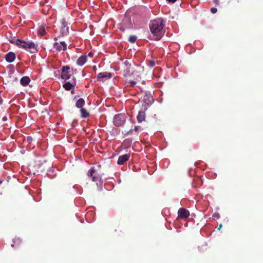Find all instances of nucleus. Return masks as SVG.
<instances>
[{"label":"nucleus","instance_id":"f257e3e1","mask_svg":"<svg viewBox=\"0 0 263 263\" xmlns=\"http://www.w3.org/2000/svg\"><path fill=\"white\" fill-rule=\"evenodd\" d=\"M164 22L161 18L151 21L149 27L153 35L152 39L156 41L160 40L164 34Z\"/></svg>","mask_w":263,"mask_h":263},{"label":"nucleus","instance_id":"f03ea898","mask_svg":"<svg viewBox=\"0 0 263 263\" xmlns=\"http://www.w3.org/2000/svg\"><path fill=\"white\" fill-rule=\"evenodd\" d=\"M11 42L16 44L17 46L24 48L31 53H35L37 51L35 44L32 41L26 42L20 39H14Z\"/></svg>","mask_w":263,"mask_h":263},{"label":"nucleus","instance_id":"7ed1b4c3","mask_svg":"<svg viewBox=\"0 0 263 263\" xmlns=\"http://www.w3.org/2000/svg\"><path fill=\"white\" fill-rule=\"evenodd\" d=\"M126 121V116L124 114L116 115L114 118V124L116 126L123 125Z\"/></svg>","mask_w":263,"mask_h":263},{"label":"nucleus","instance_id":"20e7f679","mask_svg":"<svg viewBox=\"0 0 263 263\" xmlns=\"http://www.w3.org/2000/svg\"><path fill=\"white\" fill-rule=\"evenodd\" d=\"M132 28V23L129 17H125L118 27V28L122 31H124L126 29Z\"/></svg>","mask_w":263,"mask_h":263},{"label":"nucleus","instance_id":"39448f33","mask_svg":"<svg viewBox=\"0 0 263 263\" xmlns=\"http://www.w3.org/2000/svg\"><path fill=\"white\" fill-rule=\"evenodd\" d=\"M46 162V160L41 156H36L34 159L31 165L34 168L35 170H37L41 168L43 162Z\"/></svg>","mask_w":263,"mask_h":263},{"label":"nucleus","instance_id":"423d86ee","mask_svg":"<svg viewBox=\"0 0 263 263\" xmlns=\"http://www.w3.org/2000/svg\"><path fill=\"white\" fill-rule=\"evenodd\" d=\"M67 46V44L64 41L56 42L53 44V48L58 52L66 51Z\"/></svg>","mask_w":263,"mask_h":263},{"label":"nucleus","instance_id":"0eeeda50","mask_svg":"<svg viewBox=\"0 0 263 263\" xmlns=\"http://www.w3.org/2000/svg\"><path fill=\"white\" fill-rule=\"evenodd\" d=\"M70 67L68 66H63L62 68L61 78L64 80H68L70 78L71 73Z\"/></svg>","mask_w":263,"mask_h":263},{"label":"nucleus","instance_id":"6e6552de","mask_svg":"<svg viewBox=\"0 0 263 263\" xmlns=\"http://www.w3.org/2000/svg\"><path fill=\"white\" fill-rule=\"evenodd\" d=\"M60 32L62 35H67L69 32V27L65 20H62L61 21Z\"/></svg>","mask_w":263,"mask_h":263},{"label":"nucleus","instance_id":"1a4fd4ad","mask_svg":"<svg viewBox=\"0 0 263 263\" xmlns=\"http://www.w3.org/2000/svg\"><path fill=\"white\" fill-rule=\"evenodd\" d=\"M178 217L180 219H186L190 215L189 211L184 208H180L178 212Z\"/></svg>","mask_w":263,"mask_h":263},{"label":"nucleus","instance_id":"9d476101","mask_svg":"<svg viewBox=\"0 0 263 263\" xmlns=\"http://www.w3.org/2000/svg\"><path fill=\"white\" fill-rule=\"evenodd\" d=\"M129 158V154H124L119 157L117 163L119 165H123L125 162L128 161Z\"/></svg>","mask_w":263,"mask_h":263},{"label":"nucleus","instance_id":"9b49d317","mask_svg":"<svg viewBox=\"0 0 263 263\" xmlns=\"http://www.w3.org/2000/svg\"><path fill=\"white\" fill-rule=\"evenodd\" d=\"M89 175L92 177V180L93 181H96L98 180L100 178V175L99 174L96 175V171L94 168L91 167L89 171Z\"/></svg>","mask_w":263,"mask_h":263},{"label":"nucleus","instance_id":"f8f14e48","mask_svg":"<svg viewBox=\"0 0 263 263\" xmlns=\"http://www.w3.org/2000/svg\"><path fill=\"white\" fill-rule=\"evenodd\" d=\"M5 59L7 62L11 63L15 59V54L12 52H9L5 55Z\"/></svg>","mask_w":263,"mask_h":263},{"label":"nucleus","instance_id":"ddd939ff","mask_svg":"<svg viewBox=\"0 0 263 263\" xmlns=\"http://www.w3.org/2000/svg\"><path fill=\"white\" fill-rule=\"evenodd\" d=\"M87 60V58L86 55H82L79 57L77 61V64L79 66H83Z\"/></svg>","mask_w":263,"mask_h":263},{"label":"nucleus","instance_id":"4468645a","mask_svg":"<svg viewBox=\"0 0 263 263\" xmlns=\"http://www.w3.org/2000/svg\"><path fill=\"white\" fill-rule=\"evenodd\" d=\"M30 79L27 76L23 77L20 80V83L23 86H26L29 84L30 82Z\"/></svg>","mask_w":263,"mask_h":263},{"label":"nucleus","instance_id":"2eb2a0df","mask_svg":"<svg viewBox=\"0 0 263 263\" xmlns=\"http://www.w3.org/2000/svg\"><path fill=\"white\" fill-rule=\"evenodd\" d=\"M111 77V74L110 72H100L98 76L99 79L107 78L109 79Z\"/></svg>","mask_w":263,"mask_h":263},{"label":"nucleus","instance_id":"dca6fc26","mask_svg":"<svg viewBox=\"0 0 263 263\" xmlns=\"http://www.w3.org/2000/svg\"><path fill=\"white\" fill-rule=\"evenodd\" d=\"M81 117L86 118L90 116L89 112L84 108H80Z\"/></svg>","mask_w":263,"mask_h":263},{"label":"nucleus","instance_id":"f3484780","mask_svg":"<svg viewBox=\"0 0 263 263\" xmlns=\"http://www.w3.org/2000/svg\"><path fill=\"white\" fill-rule=\"evenodd\" d=\"M145 114L143 111H139L138 115L137 117V120L139 122H141L145 120Z\"/></svg>","mask_w":263,"mask_h":263},{"label":"nucleus","instance_id":"a211bd4d","mask_svg":"<svg viewBox=\"0 0 263 263\" xmlns=\"http://www.w3.org/2000/svg\"><path fill=\"white\" fill-rule=\"evenodd\" d=\"M140 78L138 77L135 79V80H129L126 82L127 86H129L131 87H134L137 83L138 81L140 80Z\"/></svg>","mask_w":263,"mask_h":263},{"label":"nucleus","instance_id":"6ab92c4d","mask_svg":"<svg viewBox=\"0 0 263 263\" xmlns=\"http://www.w3.org/2000/svg\"><path fill=\"white\" fill-rule=\"evenodd\" d=\"M85 101L83 98L79 99L76 103V106L78 108H82L85 105Z\"/></svg>","mask_w":263,"mask_h":263},{"label":"nucleus","instance_id":"aec40b11","mask_svg":"<svg viewBox=\"0 0 263 263\" xmlns=\"http://www.w3.org/2000/svg\"><path fill=\"white\" fill-rule=\"evenodd\" d=\"M37 32L41 36H44L45 35L46 32V28L44 26H41L39 27Z\"/></svg>","mask_w":263,"mask_h":263},{"label":"nucleus","instance_id":"412c9836","mask_svg":"<svg viewBox=\"0 0 263 263\" xmlns=\"http://www.w3.org/2000/svg\"><path fill=\"white\" fill-rule=\"evenodd\" d=\"M63 87L66 90H70L74 87V85L69 82H66L63 84Z\"/></svg>","mask_w":263,"mask_h":263},{"label":"nucleus","instance_id":"4be33fe9","mask_svg":"<svg viewBox=\"0 0 263 263\" xmlns=\"http://www.w3.org/2000/svg\"><path fill=\"white\" fill-rule=\"evenodd\" d=\"M137 39V37L136 35H130L128 37V41L132 43H134Z\"/></svg>","mask_w":263,"mask_h":263},{"label":"nucleus","instance_id":"5701e85b","mask_svg":"<svg viewBox=\"0 0 263 263\" xmlns=\"http://www.w3.org/2000/svg\"><path fill=\"white\" fill-rule=\"evenodd\" d=\"M123 63L126 66V68L125 69L124 71H126V74H128L129 72V68L130 67V65L129 64L128 61L127 60L124 61Z\"/></svg>","mask_w":263,"mask_h":263},{"label":"nucleus","instance_id":"b1692460","mask_svg":"<svg viewBox=\"0 0 263 263\" xmlns=\"http://www.w3.org/2000/svg\"><path fill=\"white\" fill-rule=\"evenodd\" d=\"M149 64V66L150 67H154L156 63H155V62L154 61H150L149 62V64Z\"/></svg>","mask_w":263,"mask_h":263},{"label":"nucleus","instance_id":"393cba45","mask_svg":"<svg viewBox=\"0 0 263 263\" xmlns=\"http://www.w3.org/2000/svg\"><path fill=\"white\" fill-rule=\"evenodd\" d=\"M32 140H33V138H32V137L31 136H28L27 137V141L28 142V143H31Z\"/></svg>","mask_w":263,"mask_h":263},{"label":"nucleus","instance_id":"a878e982","mask_svg":"<svg viewBox=\"0 0 263 263\" xmlns=\"http://www.w3.org/2000/svg\"><path fill=\"white\" fill-rule=\"evenodd\" d=\"M217 11V9L216 8H214V7H212L211 9V12L213 13V14H214L215 13H216Z\"/></svg>","mask_w":263,"mask_h":263},{"label":"nucleus","instance_id":"bb28decb","mask_svg":"<svg viewBox=\"0 0 263 263\" xmlns=\"http://www.w3.org/2000/svg\"><path fill=\"white\" fill-rule=\"evenodd\" d=\"M213 216L217 218V219H218L220 217L219 214L218 213H214Z\"/></svg>","mask_w":263,"mask_h":263},{"label":"nucleus","instance_id":"cd10ccee","mask_svg":"<svg viewBox=\"0 0 263 263\" xmlns=\"http://www.w3.org/2000/svg\"><path fill=\"white\" fill-rule=\"evenodd\" d=\"M148 98H149V102L151 103L152 102H153L154 101V99H153V98L152 96H149V97H147Z\"/></svg>","mask_w":263,"mask_h":263},{"label":"nucleus","instance_id":"c85d7f7f","mask_svg":"<svg viewBox=\"0 0 263 263\" xmlns=\"http://www.w3.org/2000/svg\"><path fill=\"white\" fill-rule=\"evenodd\" d=\"M213 2L216 5H219V0H213Z\"/></svg>","mask_w":263,"mask_h":263},{"label":"nucleus","instance_id":"c756f323","mask_svg":"<svg viewBox=\"0 0 263 263\" xmlns=\"http://www.w3.org/2000/svg\"><path fill=\"white\" fill-rule=\"evenodd\" d=\"M167 2H168V3H175L177 0H166Z\"/></svg>","mask_w":263,"mask_h":263},{"label":"nucleus","instance_id":"7c9ffc66","mask_svg":"<svg viewBox=\"0 0 263 263\" xmlns=\"http://www.w3.org/2000/svg\"><path fill=\"white\" fill-rule=\"evenodd\" d=\"M222 224H220L219 226V227L217 229V230L219 231L220 230V229L222 228Z\"/></svg>","mask_w":263,"mask_h":263},{"label":"nucleus","instance_id":"2f4dec72","mask_svg":"<svg viewBox=\"0 0 263 263\" xmlns=\"http://www.w3.org/2000/svg\"><path fill=\"white\" fill-rule=\"evenodd\" d=\"M88 55L90 57H92L93 56V53H91V52H89L88 54Z\"/></svg>","mask_w":263,"mask_h":263},{"label":"nucleus","instance_id":"473e14b6","mask_svg":"<svg viewBox=\"0 0 263 263\" xmlns=\"http://www.w3.org/2000/svg\"><path fill=\"white\" fill-rule=\"evenodd\" d=\"M138 128H139V127L138 126H136L134 127V130L136 131H137L138 130Z\"/></svg>","mask_w":263,"mask_h":263},{"label":"nucleus","instance_id":"72a5a7b5","mask_svg":"<svg viewBox=\"0 0 263 263\" xmlns=\"http://www.w3.org/2000/svg\"><path fill=\"white\" fill-rule=\"evenodd\" d=\"M57 40H58V37H55L54 38V41H57Z\"/></svg>","mask_w":263,"mask_h":263},{"label":"nucleus","instance_id":"f704fd0d","mask_svg":"<svg viewBox=\"0 0 263 263\" xmlns=\"http://www.w3.org/2000/svg\"><path fill=\"white\" fill-rule=\"evenodd\" d=\"M98 167H101V165H100V164H99V165H98Z\"/></svg>","mask_w":263,"mask_h":263},{"label":"nucleus","instance_id":"c9c22d12","mask_svg":"<svg viewBox=\"0 0 263 263\" xmlns=\"http://www.w3.org/2000/svg\"><path fill=\"white\" fill-rule=\"evenodd\" d=\"M11 247H14V245H13V244H12V245H11Z\"/></svg>","mask_w":263,"mask_h":263},{"label":"nucleus","instance_id":"e433bc0d","mask_svg":"<svg viewBox=\"0 0 263 263\" xmlns=\"http://www.w3.org/2000/svg\"><path fill=\"white\" fill-rule=\"evenodd\" d=\"M0 100H0V104H1V102H2V99H1Z\"/></svg>","mask_w":263,"mask_h":263},{"label":"nucleus","instance_id":"4c0bfd02","mask_svg":"<svg viewBox=\"0 0 263 263\" xmlns=\"http://www.w3.org/2000/svg\"><path fill=\"white\" fill-rule=\"evenodd\" d=\"M71 93H74V91H71Z\"/></svg>","mask_w":263,"mask_h":263},{"label":"nucleus","instance_id":"58836bf2","mask_svg":"<svg viewBox=\"0 0 263 263\" xmlns=\"http://www.w3.org/2000/svg\"><path fill=\"white\" fill-rule=\"evenodd\" d=\"M2 182V181L0 180V183H1Z\"/></svg>","mask_w":263,"mask_h":263}]
</instances>
